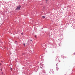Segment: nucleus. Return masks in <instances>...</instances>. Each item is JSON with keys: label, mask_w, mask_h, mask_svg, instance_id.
<instances>
[{"label": "nucleus", "mask_w": 75, "mask_h": 75, "mask_svg": "<svg viewBox=\"0 0 75 75\" xmlns=\"http://www.w3.org/2000/svg\"><path fill=\"white\" fill-rule=\"evenodd\" d=\"M20 7H21V6H17V8H16V10H20Z\"/></svg>", "instance_id": "obj_1"}, {"label": "nucleus", "mask_w": 75, "mask_h": 75, "mask_svg": "<svg viewBox=\"0 0 75 75\" xmlns=\"http://www.w3.org/2000/svg\"><path fill=\"white\" fill-rule=\"evenodd\" d=\"M23 45H24V47H25V43L23 44Z\"/></svg>", "instance_id": "obj_2"}, {"label": "nucleus", "mask_w": 75, "mask_h": 75, "mask_svg": "<svg viewBox=\"0 0 75 75\" xmlns=\"http://www.w3.org/2000/svg\"><path fill=\"white\" fill-rule=\"evenodd\" d=\"M42 18H45V16H43L42 17Z\"/></svg>", "instance_id": "obj_3"}, {"label": "nucleus", "mask_w": 75, "mask_h": 75, "mask_svg": "<svg viewBox=\"0 0 75 75\" xmlns=\"http://www.w3.org/2000/svg\"><path fill=\"white\" fill-rule=\"evenodd\" d=\"M12 68H11V71H12Z\"/></svg>", "instance_id": "obj_4"}, {"label": "nucleus", "mask_w": 75, "mask_h": 75, "mask_svg": "<svg viewBox=\"0 0 75 75\" xmlns=\"http://www.w3.org/2000/svg\"><path fill=\"white\" fill-rule=\"evenodd\" d=\"M21 35H23V33H21Z\"/></svg>", "instance_id": "obj_5"}, {"label": "nucleus", "mask_w": 75, "mask_h": 75, "mask_svg": "<svg viewBox=\"0 0 75 75\" xmlns=\"http://www.w3.org/2000/svg\"><path fill=\"white\" fill-rule=\"evenodd\" d=\"M72 55V57H73V56H74V54H72V55Z\"/></svg>", "instance_id": "obj_6"}, {"label": "nucleus", "mask_w": 75, "mask_h": 75, "mask_svg": "<svg viewBox=\"0 0 75 75\" xmlns=\"http://www.w3.org/2000/svg\"><path fill=\"white\" fill-rule=\"evenodd\" d=\"M37 37V35H35V37Z\"/></svg>", "instance_id": "obj_7"}, {"label": "nucleus", "mask_w": 75, "mask_h": 75, "mask_svg": "<svg viewBox=\"0 0 75 75\" xmlns=\"http://www.w3.org/2000/svg\"><path fill=\"white\" fill-rule=\"evenodd\" d=\"M1 71H2V69H1Z\"/></svg>", "instance_id": "obj_8"}, {"label": "nucleus", "mask_w": 75, "mask_h": 75, "mask_svg": "<svg viewBox=\"0 0 75 75\" xmlns=\"http://www.w3.org/2000/svg\"><path fill=\"white\" fill-rule=\"evenodd\" d=\"M30 41H32V40H31Z\"/></svg>", "instance_id": "obj_9"}, {"label": "nucleus", "mask_w": 75, "mask_h": 75, "mask_svg": "<svg viewBox=\"0 0 75 75\" xmlns=\"http://www.w3.org/2000/svg\"><path fill=\"white\" fill-rule=\"evenodd\" d=\"M74 55L75 54V53H74Z\"/></svg>", "instance_id": "obj_10"}, {"label": "nucleus", "mask_w": 75, "mask_h": 75, "mask_svg": "<svg viewBox=\"0 0 75 75\" xmlns=\"http://www.w3.org/2000/svg\"><path fill=\"white\" fill-rule=\"evenodd\" d=\"M0 65H1V64H0Z\"/></svg>", "instance_id": "obj_11"}, {"label": "nucleus", "mask_w": 75, "mask_h": 75, "mask_svg": "<svg viewBox=\"0 0 75 75\" xmlns=\"http://www.w3.org/2000/svg\"><path fill=\"white\" fill-rule=\"evenodd\" d=\"M16 42H17V41H16Z\"/></svg>", "instance_id": "obj_12"}, {"label": "nucleus", "mask_w": 75, "mask_h": 75, "mask_svg": "<svg viewBox=\"0 0 75 75\" xmlns=\"http://www.w3.org/2000/svg\"><path fill=\"white\" fill-rule=\"evenodd\" d=\"M2 74H3V73H2Z\"/></svg>", "instance_id": "obj_13"}, {"label": "nucleus", "mask_w": 75, "mask_h": 75, "mask_svg": "<svg viewBox=\"0 0 75 75\" xmlns=\"http://www.w3.org/2000/svg\"><path fill=\"white\" fill-rule=\"evenodd\" d=\"M43 10H44V9H43Z\"/></svg>", "instance_id": "obj_14"}]
</instances>
